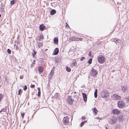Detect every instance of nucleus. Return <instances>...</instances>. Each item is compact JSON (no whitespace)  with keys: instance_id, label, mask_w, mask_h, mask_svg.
Returning <instances> with one entry per match:
<instances>
[{"instance_id":"obj_38","label":"nucleus","mask_w":129,"mask_h":129,"mask_svg":"<svg viewBox=\"0 0 129 129\" xmlns=\"http://www.w3.org/2000/svg\"><path fill=\"white\" fill-rule=\"evenodd\" d=\"M14 3H15L14 1V0H12L11 1V2H10V3L11 4H14Z\"/></svg>"},{"instance_id":"obj_8","label":"nucleus","mask_w":129,"mask_h":129,"mask_svg":"<svg viewBox=\"0 0 129 129\" xmlns=\"http://www.w3.org/2000/svg\"><path fill=\"white\" fill-rule=\"evenodd\" d=\"M116 118L117 119V121H119L121 122L122 121L124 117L122 115H120L118 116L117 117H116Z\"/></svg>"},{"instance_id":"obj_55","label":"nucleus","mask_w":129,"mask_h":129,"mask_svg":"<svg viewBox=\"0 0 129 129\" xmlns=\"http://www.w3.org/2000/svg\"><path fill=\"white\" fill-rule=\"evenodd\" d=\"M1 113V112H0V113Z\"/></svg>"},{"instance_id":"obj_4","label":"nucleus","mask_w":129,"mask_h":129,"mask_svg":"<svg viewBox=\"0 0 129 129\" xmlns=\"http://www.w3.org/2000/svg\"><path fill=\"white\" fill-rule=\"evenodd\" d=\"M98 73V72L97 70L92 68L90 74L91 76H96L97 74Z\"/></svg>"},{"instance_id":"obj_20","label":"nucleus","mask_w":129,"mask_h":129,"mask_svg":"<svg viewBox=\"0 0 129 129\" xmlns=\"http://www.w3.org/2000/svg\"><path fill=\"white\" fill-rule=\"evenodd\" d=\"M98 110L96 109L95 108H94L93 110V112H94V114L96 115L97 114L98 112Z\"/></svg>"},{"instance_id":"obj_5","label":"nucleus","mask_w":129,"mask_h":129,"mask_svg":"<svg viewBox=\"0 0 129 129\" xmlns=\"http://www.w3.org/2000/svg\"><path fill=\"white\" fill-rule=\"evenodd\" d=\"M74 100L72 99V96H69L67 97V102L70 105H72L73 104V101Z\"/></svg>"},{"instance_id":"obj_39","label":"nucleus","mask_w":129,"mask_h":129,"mask_svg":"<svg viewBox=\"0 0 129 129\" xmlns=\"http://www.w3.org/2000/svg\"><path fill=\"white\" fill-rule=\"evenodd\" d=\"M27 89V86L26 85H25L24 86V88H23V89L24 90H25Z\"/></svg>"},{"instance_id":"obj_3","label":"nucleus","mask_w":129,"mask_h":129,"mask_svg":"<svg viewBox=\"0 0 129 129\" xmlns=\"http://www.w3.org/2000/svg\"><path fill=\"white\" fill-rule=\"evenodd\" d=\"M117 121V119L114 116L112 117L110 119L109 122L111 124H114L116 123Z\"/></svg>"},{"instance_id":"obj_48","label":"nucleus","mask_w":129,"mask_h":129,"mask_svg":"<svg viewBox=\"0 0 129 129\" xmlns=\"http://www.w3.org/2000/svg\"><path fill=\"white\" fill-rule=\"evenodd\" d=\"M91 55V51H90L89 53V56H90Z\"/></svg>"},{"instance_id":"obj_7","label":"nucleus","mask_w":129,"mask_h":129,"mask_svg":"<svg viewBox=\"0 0 129 129\" xmlns=\"http://www.w3.org/2000/svg\"><path fill=\"white\" fill-rule=\"evenodd\" d=\"M124 103L121 100L117 102L118 107L120 108H122L124 106Z\"/></svg>"},{"instance_id":"obj_51","label":"nucleus","mask_w":129,"mask_h":129,"mask_svg":"<svg viewBox=\"0 0 129 129\" xmlns=\"http://www.w3.org/2000/svg\"><path fill=\"white\" fill-rule=\"evenodd\" d=\"M1 14H0V18L1 17Z\"/></svg>"},{"instance_id":"obj_41","label":"nucleus","mask_w":129,"mask_h":129,"mask_svg":"<svg viewBox=\"0 0 129 129\" xmlns=\"http://www.w3.org/2000/svg\"><path fill=\"white\" fill-rule=\"evenodd\" d=\"M85 57H82L81 58L80 60L81 61H83L84 59H85Z\"/></svg>"},{"instance_id":"obj_52","label":"nucleus","mask_w":129,"mask_h":129,"mask_svg":"<svg viewBox=\"0 0 129 129\" xmlns=\"http://www.w3.org/2000/svg\"><path fill=\"white\" fill-rule=\"evenodd\" d=\"M106 129H109L107 127H106Z\"/></svg>"},{"instance_id":"obj_30","label":"nucleus","mask_w":129,"mask_h":129,"mask_svg":"<svg viewBox=\"0 0 129 129\" xmlns=\"http://www.w3.org/2000/svg\"><path fill=\"white\" fill-rule=\"evenodd\" d=\"M66 70L69 72H70L71 71V69L70 68L67 67L66 68Z\"/></svg>"},{"instance_id":"obj_14","label":"nucleus","mask_w":129,"mask_h":129,"mask_svg":"<svg viewBox=\"0 0 129 129\" xmlns=\"http://www.w3.org/2000/svg\"><path fill=\"white\" fill-rule=\"evenodd\" d=\"M82 95L83 96V98L84 101L85 102H86L87 101V95L86 94L83 93H82Z\"/></svg>"},{"instance_id":"obj_24","label":"nucleus","mask_w":129,"mask_h":129,"mask_svg":"<svg viewBox=\"0 0 129 129\" xmlns=\"http://www.w3.org/2000/svg\"><path fill=\"white\" fill-rule=\"evenodd\" d=\"M38 96H40L41 95V91L40 88L39 87L38 88Z\"/></svg>"},{"instance_id":"obj_32","label":"nucleus","mask_w":129,"mask_h":129,"mask_svg":"<svg viewBox=\"0 0 129 129\" xmlns=\"http://www.w3.org/2000/svg\"><path fill=\"white\" fill-rule=\"evenodd\" d=\"M92 58H90L89 60L88 61V63H89V64H91L92 63Z\"/></svg>"},{"instance_id":"obj_21","label":"nucleus","mask_w":129,"mask_h":129,"mask_svg":"<svg viewBox=\"0 0 129 129\" xmlns=\"http://www.w3.org/2000/svg\"><path fill=\"white\" fill-rule=\"evenodd\" d=\"M72 64L74 67L77 66V63L74 60L72 63Z\"/></svg>"},{"instance_id":"obj_40","label":"nucleus","mask_w":129,"mask_h":129,"mask_svg":"<svg viewBox=\"0 0 129 129\" xmlns=\"http://www.w3.org/2000/svg\"><path fill=\"white\" fill-rule=\"evenodd\" d=\"M35 87V85H33L31 84L30 86L31 88H34Z\"/></svg>"},{"instance_id":"obj_18","label":"nucleus","mask_w":129,"mask_h":129,"mask_svg":"<svg viewBox=\"0 0 129 129\" xmlns=\"http://www.w3.org/2000/svg\"><path fill=\"white\" fill-rule=\"evenodd\" d=\"M54 42L56 44L58 42V38L57 37L54 38Z\"/></svg>"},{"instance_id":"obj_23","label":"nucleus","mask_w":129,"mask_h":129,"mask_svg":"<svg viewBox=\"0 0 129 129\" xmlns=\"http://www.w3.org/2000/svg\"><path fill=\"white\" fill-rule=\"evenodd\" d=\"M87 122L86 120L82 122L80 124V126L82 127L85 124V123H86Z\"/></svg>"},{"instance_id":"obj_50","label":"nucleus","mask_w":129,"mask_h":129,"mask_svg":"<svg viewBox=\"0 0 129 129\" xmlns=\"http://www.w3.org/2000/svg\"><path fill=\"white\" fill-rule=\"evenodd\" d=\"M128 100L129 102V97L128 98Z\"/></svg>"},{"instance_id":"obj_35","label":"nucleus","mask_w":129,"mask_h":129,"mask_svg":"<svg viewBox=\"0 0 129 129\" xmlns=\"http://www.w3.org/2000/svg\"><path fill=\"white\" fill-rule=\"evenodd\" d=\"M7 52L8 54H10L11 53V50L9 49H8L7 50Z\"/></svg>"},{"instance_id":"obj_31","label":"nucleus","mask_w":129,"mask_h":129,"mask_svg":"<svg viewBox=\"0 0 129 129\" xmlns=\"http://www.w3.org/2000/svg\"><path fill=\"white\" fill-rule=\"evenodd\" d=\"M4 96V95L2 93H0V102Z\"/></svg>"},{"instance_id":"obj_37","label":"nucleus","mask_w":129,"mask_h":129,"mask_svg":"<svg viewBox=\"0 0 129 129\" xmlns=\"http://www.w3.org/2000/svg\"><path fill=\"white\" fill-rule=\"evenodd\" d=\"M21 89H19L18 91V94L20 95V93L21 92Z\"/></svg>"},{"instance_id":"obj_42","label":"nucleus","mask_w":129,"mask_h":129,"mask_svg":"<svg viewBox=\"0 0 129 129\" xmlns=\"http://www.w3.org/2000/svg\"><path fill=\"white\" fill-rule=\"evenodd\" d=\"M86 119V117L84 116L82 117V120H85Z\"/></svg>"},{"instance_id":"obj_44","label":"nucleus","mask_w":129,"mask_h":129,"mask_svg":"<svg viewBox=\"0 0 129 129\" xmlns=\"http://www.w3.org/2000/svg\"><path fill=\"white\" fill-rule=\"evenodd\" d=\"M52 76L49 75V79H51L52 77Z\"/></svg>"},{"instance_id":"obj_33","label":"nucleus","mask_w":129,"mask_h":129,"mask_svg":"<svg viewBox=\"0 0 129 129\" xmlns=\"http://www.w3.org/2000/svg\"><path fill=\"white\" fill-rule=\"evenodd\" d=\"M35 60H34L33 62L32 63V64H30V67L31 68H32L33 67V65L35 64Z\"/></svg>"},{"instance_id":"obj_34","label":"nucleus","mask_w":129,"mask_h":129,"mask_svg":"<svg viewBox=\"0 0 129 129\" xmlns=\"http://www.w3.org/2000/svg\"><path fill=\"white\" fill-rule=\"evenodd\" d=\"M33 50L34 52V53H32V55L34 57L35 54L37 53V52L34 49H33Z\"/></svg>"},{"instance_id":"obj_53","label":"nucleus","mask_w":129,"mask_h":129,"mask_svg":"<svg viewBox=\"0 0 129 129\" xmlns=\"http://www.w3.org/2000/svg\"><path fill=\"white\" fill-rule=\"evenodd\" d=\"M82 39H80V40L82 41Z\"/></svg>"},{"instance_id":"obj_45","label":"nucleus","mask_w":129,"mask_h":129,"mask_svg":"<svg viewBox=\"0 0 129 129\" xmlns=\"http://www.w3.org/2000/svg\"><path fill=\"white\" fill-rule=\"evenodd\" d=\"M83 39V38H77V41L78 40H80V39Z\"/></svg>"},{"instance_id":"obj_25","label":"nucleus","mask_w":129,"mask_h":129,"mask_svg":"<svg viewBox=\"0 0 129 129\" xmlns=\"http://www.w3.org/2000/svg\"><path fill=\"white\" fill-rule=\"evenodd\" d=\"M59 94L58 93H56L55 95V96L57 99H58L59 98Z\"/></svg>"},{"instance_id":"obj_36","label":"nucleus","mask_w":129,"mask_h":129,"mask_svg":"<svg viewBox=\"0 0 129 129\" xmlns=\"http://www.w3.org/2000/svg\"><path fill=\"white\" fill-rule=\"evenodd\" d=\"M5 111V110L4 108L2 109L0 111V112H4Z\"/></svg>"},{"instance_id":"obj_17","label":"nucleus","mask_w":129,"mask_h":129,"mask_svg":"<svg viewBox=\"0 0 129 129\" xmlns=\"http://www.w3.org/2000/svg\"><path fill=\"white\" fill-rule=\"evenodd\" d=\"M38 70L39 72H42L43 71V69L42 67L40 66L38 68Z\"/></svg>"},{"instance_id":"obj_26","label":"nucleus","mask_w":129,"mask_h":129,"mask_svg":"<svg viewBox=\"0 0 129 129\" xmlns=\"http://www.w3.org/2000/svg\"><path fill=\"white\" fill-rule=\"evenodd\" d=\"M97 89H95V92L94 93V97L95 98H96L97 97Z\"/></svg>"},{"instance_id":"obj_47","label":"nucleus","mask_w":129,"mask_h":129,"mask_svg":"<svg viewBox=\"0 0 129 129\" xmlns=\"http://www.w3.org/2000/svg\"><path fill=\"white\" fill-rule=\"evenodd\" d=\"M69 27V26L67 22L66 23V26L67 27V26Z\"/></svg>"},{"instance_id":"obj_54","label":"nucleus","mask_w":129,"mask_h":129,"mask_svg":"<svg viewBox=\"0 0 129 129\" xmlns=\"http://www.w3.org/2000/svg\"><path fill=\"white\" fill-rule=\"evenodd\" d=\"M47 50V49H46L45 50V51H46V50Z\"/></svg>"},{"instance_id":"obj_2","label":"nucleus","mask_w":129,"mask_h":129,"mask_svg":"<svg viewBox=\"0 0 129 129\" xmlns=\"http://www.w3.org/2000/svg\"><path fill=\"white\" fill-rule=\"evenodd\" d=\"M98 60L100 63H102L104 62L105 60V59L104 56L100 55L98 57Z\"/></svg>"},{"instance_id":"obj_27","label":"nucleus","mask_w":129,"mask_h":129,"mask_svg":"<svg viewBox=\"0 0 129 129\" xmlns=\"http://www.w3.org/2000/svg\"><path fill=\"white\" fill-rule=\"evenodd\" d=\"M44 37L42 34L40 35V38L39 39V41H41L43 39Z\"/></svg>"},{"instance_id":"obj_1","label":"nucleus","mask_w":129,"mask_h":129,"mask_svg":"<svg viewBox=\"0 0 129 129\" xmlns=\"http://www.w3.org/2000/svg\"><path fill=\"white\" fill-rule=\"evenodd\" d=\"M109 95V93L107 90H104L101 93V96L102 97L105 99H106Z\"/></svg>"},{"instance_id":"obj_13","label":"nucleus","mask_w":129,"mask_h":129,"mask_svg":"<svg viewBox=\"0 0 129 129\" xmlns=\"http://www.w3.org/2000/svg\"><path fill=\"white\" fill-rule=\"evenodd\" d=\"M77 38L76 37H70L69 39V41H77Z\"/></svg>"},{"instance_id":"obj_16","label":"nucleus","mask_w":129,"mask_h":129,"mask_svg":"<svg viewBox=\"0 0 129 129\" xmlns=\"http://www.w3.org/2000/svg\"><path fill=\"white\" fill-rule=\"evenodd\" d=\"M56 12V11L54 9H52L50 13L51 15H53L55 14Z\"/></svg>"},{"instance_id":"obj_49","label":"nucleus","mask_w":129,"mask_h":129,"mask_svg":"<svg viewBox=\"0 0 129 129\" xmlns=\"http://www.w3.org/2000/svg\"><path fill=\"white\" fill-rule=\"evenodd\" d=\"M18 48H18V47H16V49L17 50H18Z\"/></svg>"},{"instance_id":"obj_9","label":"nucleus","mask_w":129,"mask_h":129,"mask_svg":"<svg viewBox=\"0 0 129 129\" xmlns=\"http://www.w3.org/2000/svg\"><path fill=\"white\" fill-rule=\"evenodd\" d=\"M112 96L113 98L115 99L118 100H120L121 99V97L116 94H114Z\"/></svg>"},{"instance_id":"obj_11","label":"nucleus","mask_w":129,"mask_h":129,"mask_svg":"<svg viewBox=\"0 0 129 129\" xmlns=\"http://www.w3.org/2000/svg\"><path fill=\"white\" fill-rule=\"evenodd\" d=\"M112 112L114 114H118L120 113V111L117 109L113 110Z\"/></svg>"},{"instance_id":"obj_22","label":"nucleus","mask_w":129,"mask_h":129,"mask_svg":"<svg viewBox=\"0 0 129 129\" xmlns=\"http://www.w3.org/2000/svg\"><path fill=\"white\" fill-rule=\"evenodd\" d=\"M1 7H0V9H1V11H2L4 10V7L3 5V3H1Z\"/></svg>"},{"instance_id":"obj_10","label":"nucleus","mask_w":129,"mask_h":129,"mask_svg":"<svg viewBox=\"0 0 129 129\" xmlns=\"http://www.w3.org/2000/svg\"><path fill=\"white\" fill-rule=\"evenodd\" d=\"M46 29L45 26L43 24H41L39 26V29L41 31H43Z\"/></svg>"},{"instance_id":"obj_6","label":"nucleus","mask_w":129,"mask_h":129,"mask_svg":"<svg viewBox=\"0 0 129 129\" xmlns=\"http://www.w3.org/2000/svg\"><path fill=\"white\" fill-rule=\"evenodd\" d=\"M69 118L67 116L64 117L63 120V122L64 124H68L69 123Z\"/></svg>"},{"instance_id":"obj_43","label":"nucleus","mask_w":129,"mask_h":129,"mask_svg":"<svg viewBox=\"0 0 129 129\" xmlns=\"http://www.w3.org/2000/svg\"><path fill=\"white\" fill-rule=\"evenodd\" d=\"M21 115L23 118L24 115V113H22L21 114Z\"/></svg>"},{"instance_id":"obj_12","label":"nucleus","mask_w":129,"mask_h":129,"mask_svg":"<svg viewBox=\"0 0 129 129\" xmlns=\"http://www.w3.org/2000/svg\"><path fill=\"white\" fill-rule=\"evenodd\" d=\"M58 48H56L54 51L53 54L54 55H56L58 54Z\"/></svg>"},{"instance_id":"obj_28","label":"nucleus","mask_w":129,"mask_h":129,"mask_svg":"<svg viewBox=\"0 0 129 129\" xmlns=\"http://www.w3.org/2000/svg\"><path fill=\"white\" fill-rule=\"evenodd\" d=\"M54 74V72L53 70H51V72L50 73L49 75L52 76H53Z\"/></svg>"},{"instance_id":"obj_15","label":"nucleus","mask_w":129,"mask_h":129,"mask_svg":"<svg viewBox=\"0 0 129 129\" xmlns=\"http://www.w3.org/2000/svg\"><path fill=\"white\" fill-rule=\"evenodd\" d=\"M122 85H122L121 86L120 88L124 92L125 91L126 89V87L125 86H123Z\"/></svg>"},{"instance_id":"obj_19","label":"nucleus","mask_w":129,"mask_h":129,"mask_svg":"<svg viewBox=\"0 0 129 129\" xmlns=\"http://www.w3.org/2000/svg\"><path fill=\"white\" fill-rule=\"evenodd\" d=\"M113 41L114 42H115L117 44H118L120 43V40L116 39H113Z\"/></svg>"},{"instance_id":"obj_29","label":"nucleus","mask_w":129,"mask_h":129,"mask_svg":"<svg viewBox=\"0 0 129 129\" xmlns=\"http://www.w3.org/2000/svg\"><path fill=\"white\" fill-rule=\"evenodd\" d=\"M38 46L39 48L40 47H42L43 44L42 43H41L40 42H39L38 43Z\"/></svg>"},{"instance_id":"obj_46","label":"nucleus","mask_w":129,"mask_h":129,"mask_svg":"<svg viewBox=\"0 0 129 129\" xmlns=\"http://www.w3.org/2000/svg\"><path fill=\"white\" fill-rule=\"evenodd\" d=\"M23 78V76H22V75H21L20 76V78L21 79H22Z\"/></svg>"}]
</instances>
